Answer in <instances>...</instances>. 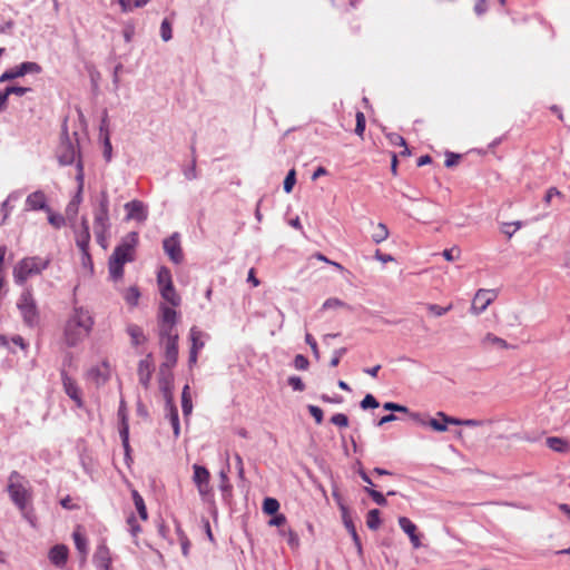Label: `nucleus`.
I'll list each match as a JSON object with an SVG mask.
<instances>
[{"label": "nucleus", "instance_id": "f257e3e1", "mask_svg": "<svg viewBox=\"0 0 570 570\" xmlns=\"http://www.w3.org/2000/svg\"><path fill=\"white\" fill-rule=\"evenodd\" d=\"M95 325L91 312L82 306L75 307L66 320L63 326V342L75 347L88 337Z\"/></svg>", "mask_w": 570, "mask_h": 570}, {"label": "nucleus", "instance_id": "f03ea898", "mask_svg": "<svg viewBox=\"0 0 570 570\" xmlns=\"http://www.w3.org/2000/svg\"><path fill=\"white\" fill-rule=\"evenodd\" d=\"M139 242L138 233H128L114 249L109 257L108 268L110 277L118 281L124 276V265L135 261L136 247Z\"/></svg>", "mask_w": 570, "mask_h": 570}, {"label": "nucleus", "instance_id": "7ed1b4c3", "mask_svg": "<svg viewBox=\"0 0 570 570\" xmlns=\"http://www.w3.org/2000/svg\"><path fill=\"white\" fill-rule=\"evenodd\" d=\"M109 197L106 190L100 193L98 205L94 208V233L97 243L106 249L108 246L109 230Z\"/></svg>", "mask_w": 570, "mask_h": 570}, {"label": "nucleus", "instance_id": "20e7f679", "mask_svg": "<svg viewBox=\"0 0 570 570\" xmlns=\"http://www.w3.org/2000/svg\"><path fill=\"white\" fill-rule=\"evenodd\" d=\"M48 257L31 256L24 257L13 268V278L17 284H24L30 277L41 274L48 268Z\"/></svg>", "mask_w": 570, "mask_h": 570}, {"label": "nucleus", "instance_id": "39448f33", "mask_svg": "<svg viewBox=\"0 0 570 570\" xmlns=\"http://www.w3.org/2000/svg\"><path fill=\"white\" fill-rule=\"evenodd\" d=\"M8 492L19 510L24 512L28 502L31 500V490L24 478L17 471H12L9 476Z\"/></svg>", "mask_w": 570, "mask_h": 570}, {"label": "nucleus", "instance_id": "423d86ee", "mask_svg": "<svg viewBox=\"0 0 570 570\" xmlns=\"http://www.w3.org/2000/svg\"><path fill=\"white\" fill-rule=\"evenodd\" d=\"M17 307L27 326L36 327L39 324L40 313L30 288L22 292L17 302Z\"/></svg>", "mask_w": 570, "mask_h": 570}, {"label": "nucleus", "instance_id": "0eeeda50", "mask_svg": "<svg viewBox=\"0 0 570 570\" xmlns=\"http://www.w3.org/2000/svg\"><path fill=\"white\" fill-rule=\"evenodd\" d=\"M158 322L160 340H164L165 336L178 335L175 332V325L177 323V312L173 307L166 304H160Z\"/></svg>", "mask_w": 570, "mask_h": 570}, {"label": "nucleus", "instance_id": "6e6552de", "mask_svg": "<svg viewBox=\"0 0 570 570\" xmlns=\"http://www.w3.org/2000/svg\"><path fill=\"white\" fill-rule=\"evenodd\" d=\"M178 335L165 336L160 340L165 345L164 362L160 365V372L171 371L178 361Z\"/></svg>", "mask_w": 570, "mask_h": 570}, {"label": "nucleus", "instance_id": "1a4fd4ad", "mask_svg": "<svg viewBox=\"0 0 570 570\" xmlns=\"http://www.w3.org/2000/svg\"><path fill=\"white\" fill-rule=\"evenodd\" d=\"M497 296L498 294L494 289H479L472 299L470 308L471 313L474 315L483 313L487 307L497 298Z\"/></svg>", "mask_w": 570, "mask_h": 570}, {"label": "nucleus", "instance_id": "9d476101", "mask_svg": "<svg viewBox=\"0 0 570 570\" xmlns=\"http://www.w3.org/2000/svg\"><path fill=\"white\" fill-rule=\"evenodd\" d=\"M193 469H194L193 481L196 484L199 494L203 498L209 495L212 493V488L209 484V481H210L209 471L205 466L198 465V464H194Z\"/></svg>", "mask_w": 570, "mask_h": 570}, {"label": "nucleus", "instance_id": "9b49d317", "mask_svg": "<svg viewBox=\"0 0 570 570\" xmlns=\"http://www.w3.org/2000/svg\"><path fill=\"white\" fill-rule=\"evenodd\" d=\"M57 157L61 165H71L79 157L78 146L69 138L62 139L57 149Z\"/></svg>", "mask_w": 570, "mask_h": 570}, {"label": "nucleus", "instance_id": "f8f14e48", "mask_svg": "<svg viewBox=\"0 0 570 570\" xmlns=\"http://www.w3.org/2000/svg\"><path fill=\"white\" fill-rule=\"evenodd\" d=\"M41 70L40 66L36 62H23L20 66H17L14 68H11L7 71H4L0 76V82H4L18 77H22L29 72H39Z\"/></svg>", "mask_w": 570, "mask_h": 570}, {"label": "nucleus", "instance_id": "ddd939ff", "mask_svg": "<svg viewBox=\"0 0 570 570\" xmlns=\"http://www.w3.org/2000/svg\"><path fill=\"white\" fill-rule=\"evenodd\" d=\"M480 346L484 351H490L492 348L503 351V350H510V348L514 347L511 344H509L504 338H502L491 332L485 333L481 337Z\"/></svg>", "mask_w": 570, "mask_h": 570}, {"label": "nucleus", "instance_id": "4468645a", "mask_svg": "<svg viewBox=\"0 0 570 570\" xmlns=\"http://www.w3.org/2000/svg\"><path fill=\"white\" fill-rule=\"evenodd\" d=\"M90 232L86 218L81 220V229L76 234V244L82 253V259L90 261L89 254Z\"/></svg>", "mask_w": 570, "mask_h": 570}, {"label": "nucleus", "instance_id": "2eb2a0df", "mask_svg": "<svg viewBox=\"0 0 570 570\" xmlns=\"http://www.w3.org/2000/svg\"><path fill=\"white\" fill-rule=\"evenodd\" d=\"M92 561L98 570H111V552L105 544H99L94 553Z\"/></svg>", "mask_w": 570, "mask_h": 570}, {"label": "nucleus", "instance_id": "dca6fc26", "mask_svg": "<svg viewBox=\"0 0 570 570\" xmlns=\"http://www.w3.org/2000/svg\"><path fill=\"white\" fill-rule=\"evenodd\" d=\"M110 374L111 370L109 363L107 361H102L98 365L90 368L88 372V379L99 386L109 380Z\"/></svg>", "mask_w": 570, "mask_h": 570}, {"label": "nucleus", "instance_id": "f3484780", "mask_svg": "<svg viewBox=\"0 0 570 570\" xmlns=\"http://www.w3.org/2000/svg\"><path fill=\"white\" fill-rule=\"evenodd\" d=\"M165 253L169 256V258L175 263H181L184 255L180 246V242L177 235H173L166 238L163 243Z\"/></svg>", "mask_w": 570, "mask_h": 570}, {"label": "nucleus", "instance_id": "a211bd4d", "mask_svg": "<svg viewBox=\"0 0 570 570\" xmlns=\"http://www.w3.org/2000/svg\"><path fill=\"white\" fill-rule=\"evenodd\" d=\"M62 385L66 394L75 401L78 407L82 406L81 391L78 387L76 381L67 375L66 372L61 373Z\"/></svg>", "mask_w": 570, "mask_h": 570}, {"label": "nucleus", "instance_id": "6ab92c4d", "mask_svg": "<svg viewBox=\"0 0 570 570\" xmlns=\"http://www.w3.org/2000/svg\"><path fill=\"white\" fill-rule=\"evenodd\" d=\"M400 528L409 535L413 548L417 549L421 547L420 535L417 534L416 525L406 517L399 518Z\"/></svg>", "mask_w": 570, "mask_h": 570}, {"label": "nucleus", "instance_id": "aec40b11", "mask_svg": "<svg viewBox=\"0 0 570 570\" xmlns=\"http://www.w3.org/2000/svg\"><path fill=\"white\" fill-rule=\"evenodd\" d=\"M127 210V219L144 222L147 219V210L140 200H131L125 205Z\"/></svg>", "mask_w": 570, "mask_h": 570}, {"label": "nucleus", "instance_id": "412c9836", "mask_svg": "<svg viewBox=\"0 0 570 570\" xmlns=\"http://www.w3.org/2000/svg\"><path fill=\"white\" fill-rule=\"evenodd\" d=\"M69 550L65 544H57L49 551V559L52 564L62 568L68 560Z\"/></svg>", "mask_w": 570, "mask_h": 570}, {"label": "nucleus", "instance_id": "4be33fe9", "mask_svg": "<svg viewBox=\"0 0 570 570\" xmlns=\"http://www.w3.org/2000/svg\"><path fill=\"white\" fill-rule=\"evenodd\" d=\"M26 208L28 210H38L48 208L47 197L43 191L37 190L31 193L26 199Z\"/></svg>", "mask_w": 570, "mask_h": 570}, {"label": "nucleus", "instance_id": "5701e85b", "mask_svg": "<svg viewBox=\"0 0 570 570\" xmlns=\"http://www.w3.org/2000/svg\"><path fill=\"white\" fill-rule=\"evenodd\" d=\"M438 416L441 417L442 421H440L439 419H431L429 421V425L435 430V431H440V432H444L446 431V424H454V425H460L461 424V421L458 420V419H454V417H450L448 415H445L443 412H439L438 413Z\"/></svg>", "mask_w": 570, "mask_h": 570}, {"label": "nucleus", "instance_id": "b1692460", "mask_svg": "<svg viewBox=\"0 0 570 570\" xmlns=\"http://www.w3.org/2000/svg\"><path fill=\"white\" fill-rule=\"evenodd\" d=\"M118 416L121 422L120 429H119V434L122 440L124 446L127 449L128 448V439H129V424H128V420H127V411L122 403L119 406Z\"/></svg>", "mask_w": 570, "mask_h": 570}, {"label": "nucleus", "instance_id": "393cba45", "mask_svg": "<svg viewBox=\"0 0 570 570\" xmlns=\"http://www.w3.org/2000/svg\"><path fill=\"white\" fill-rule=\"evenodd\" d=\"M546 443L549 449L559 453H568L570 452V443L568 440L559 438V436H549L546 440Z\"/></svg>", "mask_w": 570, "mask_h": 570}, {"label": "nucleus", "instance_id": "a878e982", "mask_svg": "<svg viewBox=\"0 0 570 570\" xmlns=\"http://www.w3.org/2000/svg\"><path fill=\"white\" fill-rule=\"evenodd\" d=\"M204 336H205L204 332H202L196 326H193L190 328V331H189V338L191 342L190 351L199 352L205 346Z\"/></svg>", "mask_w": 570, "mask_h": 570}, {"label": "nucleus", "instance_id": "bb28decb", "mask_svg": "<svg viewBox=\"0 0 570 570\" xmlns=\"http://www.w3.org/2000/svg\"><path fill=\"white\" fill-rule=\"evenodd\" d=\"M127 333L130 336L131 343L136 346L144 344L147 340L142 328L139 325L129 324L127 326Z\"/></svg>", "mask_w": 570, "mask_h": 570}, {"label": "nucleus", "instance_id": "cd10ccee", "mask_svg": "<svg viewBox=\"0 0 570 570\" xmlns=\"http://www.w3.org/2000/svg\"><path fill=\"white\" fill-rule=\"evenodd\" d=\"M151 366L148 361L142 360L138 364V376L139 382L145 386L148 387L150 377H151Z\"/></svg>", "mask_w": 570, "mask_h": 570}, {"label": "nucleus", "instance_id": "c85d7f7f", "mask_svg": "<svg viewBox=\"0 0 570 570\" xmlns=\"http://www.w3.org/2000/svg\"><path fill=\"white\" fill-rule=\"evenodd\" d=\"M160 294L163 298L171 304L173 306H178L180 304V297L177 294L174 285H170L168 287L160 288Z\"/></svg>", "mask_w": 570, "mask_h": 570}, {"label": "nucleus", "instance_id": "c756f323", "mask_svg": "<svg viewBox=\"0 0 570 570\" xmlns=\"http://www.w3.org/2000/svg\"><path fill=\"white\" fill-rule=\"evenodd\" d=\"M131 495L140 519L146 521L148 519V512L142 497L138 493L137 490H132Z\"/></svg>", "mask_w": 570, "mask_h": 570}, {"label": "nucleus", "instance_id": "7c9ffc66", "mask_svg": "<svg viewBox=\"0 0 570 570\" xmlns=\"http://www.w3.org/2000/svg\"><path fill=\"white\" fill-rule=\"evenodd\" d=\"M389 236H390V232H389L387 226L384 223H379L374 228V232L372 234V239L374 243L380 244V243L386 240L389 238Z\"/></svg>", "mask_w": 570, "mask_h": 570}, {"label": "nucleus", "instance_id": "2f4dec72", "mask_svg": "<svg viewBox=\"0 0 570 570\" xmlns=\"http://www.w3.org/2000/svg\"><path fill=\"white\" fill-rule=\"evenodd\" d=\"M157 283L159 289L173 285L171 273L167 267L163 266L159 268L157 273Z\"/></svg>", "mask_w": 570, "mask_h": 570}, {"label": "nucleus", "instance_id": "473e14b6", "mask_svg": "<svg viewBox=\"0 0 570 570\" xmlns=\"http://www.w3.org/2000/svg\"><path fill=\"white\" fill-rule=\"evenodd\" d=\"M181 409L185 416L189 415L193 411L191 397L189 394V386L185 385L181 393Z\"/></svg>", "mask_w": 570, "mask_h": 570}, {"label": "nucleus", "instance_id": "72a5a7b5", "mask_svg": "<svg viewBox=\"0 0 570 570\" xmlns=\"http://www.w3.org/2000/svg\"><path fill=\"white\" fill-rule=\"evenodd\" d=\"M72 538H73V541H75V546L77 548V550L83 556V558H86L87 556V552H88V548H87V539L83 534H81L79 531H75L73 534H72Z\"/></svg>", "mask_w": 570, "mask_h": 570}, {"label": "nucleus", "instance_id": "f704fd0d", "mask_svg": "<svg viewBox=\"0 0 570 570\" xmlns=\"http://www.w3.org/2000/svg\"><path fill=\"white\" fill-rule=\"evenodd\" d=\"M366 525L371 530H377L381 525L380 511L377 509L370 510L366 515Z\"/></svg>", "mask_w": 570, "mask_h": 570}, {"label": "nucleus", "instance_id": "c9c22d12", "mask_svg": "<svg viewBox=\"0 0 570 570\" xmlns=\"http://www.w3.org/2000/svg\"><path fill=\"white\" fill-rule=\"evenodd\" d=\"M389 139L392 145L403 147V150L401 151L402 156H409L411 154L405 139L401 135L390 134Z\"/></svg>", "mask_w": 570, "mask_h": 570}, {"label": "nucleus", "instance_id": "e433bc0d", "mask_svg": "<svg viewBox=\"0 0 570 570\" xmlns=\"http://www.w3.org/2000/svg\"><path fill=\"white\" fill-rule=\"evenodd\" d=\"M279 510V502L274 498H266L263 502V511L268 515L276 514Z\"/></svg>", "mask_w": 570, "mask_h": 570}, {"label": "nucleus", "instance_id": "4c0bfd02", "mask_svg": "<svg viewBox=\"0 0 570 570\" xmlns=\"http://www.w3.org/2000/svg\"><path fill=\"white\" fill-rule=\"evenodd\" d=\"M340 509L342 512L343 523H344L346 530L348 531V533L352 532L353 530H356V528L353 523V520L348 513V509L343 503H340Z\"/></svg>", "mask_w": 570, "mask_h": 570}, {"label": "nucleus", "instance_id": "58836bf2", "mask_svg": "<svg viewBox=\"0 0 570 570\" xmlns=\"http://www.w3.org/2000/svg\"><path fill=\"white\" fill-rule=\"evenodd\" d=\"M364 491L373 499V501L379 504V505H386L387 501L385 499V497L377 490L371 488V487H365L364 488Z\"/></svg>", "mask_w": 570, "mask_h": 570}, {"label": "nucleus", "instance_id": "ea45409f", "mask_svg": "<svg viewBox=\"0 0 570 570\" xmlns=\"http://www.w3.org/2000/svg\"><path fill=\"white\" fill-rule=\"evenodd\" d=\"M355 118H356L355 134L361 139H363L364 131H365V125H366L365 115L362 111H357L355 115Z\"/></svg>", "mask_w": 570, "mask_h": 570}, {"label": "nucleus", "instance_id": "a19ab883", "mask_svg": "<svg viewBox=\"0 0 570 570\" xmlns=\"http://www.w3.org/2000/svg\"><path fill=\"white\" fill-rule=\"evenodd\" d=\"M46 212L48 213V220H49V223L55 228H60V227H62L66 224V219H65V217L62 215L52 213L49 207L46 209Z\"/></svg>", "mask_w": 570, "mask_h": 570}, {"label": "nucleus", "instance_id": "79ce46f5", "mask_svg": "<svg viewBox=\"0 0 570 570\" xmlns=\"http://www.w3.org/2000/svg\"><path fill=\"white\" fill-rule=\"evenodd\" d=\"M139 297H140V293L137 287L134 286L126 291L125 299L129 305H131V306L137 305Z\"/></svg>", "mask_w": 570, "mask_h": 570}, {"label": "nucleus", "instance_id": "37998d69", "mask_svg": "<svg viewBox=\"0 0 570 570\" xmlns=\"http://www.w3.org/2000/svg\"><path fill=\"white\" fill-rule=\"evenodd\" d=\"M426 308L434 316H442V315L446 314L449 311L452 309V304H450V305H448L445 307H442V306H440L438 304H428Z\"/></svg>", "mask_w": 570, "mask_h": 570}, {"label": "nucleus", "instance_id": "c03bdc74", "mask_svg": "<svg viewBox=\"0 0 570 570\" xmlns=\"http://www.w3.org/2000/svg\"><path fill=\"white\" fill-rule=\"evenodd\" d=\"M296 183V171L291 169L284 179V190L289 194Z\"/></svg>", "mask_w": 570, "mask_h": 570}, {"label": "nucleus", "instance_id": "a18cd8bd", "mask_svg": "<svg viewBox=\"0 0 570 570\" xmlns=\"http://www.w3.org/2000/svg\"><path fill=\"white\" fill-rule=\"evenodd\" d=\"M127 524L132 537H137L141 532V528L138 524L134 514L128 517Z\"/></svg>", "mask_w": 570, "mask_h": 570}, {"label": "nucleus", "instance_id": "49530a36", "mask_svg": "<svg viewBox=\"0 0 570 570\" xmlns=\"http://www.w3.org/2000/svg\"><path fill=\"white\" fill-rule=\"evenodd\" d=\"M170 423H171V426H173V430H174V434L176 436L179 435V417H178V412H177V409L171 406L170 409Z\"/></svg>", "mask_w": 570, "mask_h": 570}, {"label": "nucleus", "instance_id": "de8ad7c7", "mask_svg": "<svg viewBox=\"0 0 570 570\" xmlns=\"http://www.w3.org/2000/svg\"><path fill=\"white\" fill-rule=\"evenodd\" d=\"M331 422L340 428H347L348 426V417L343 413L334 414L331 417Z\"/></svg>", "mask_w": 570, "mask_h": 570}, {"label": "nucleus", "instance_id": "09e8293b", "mask_svg": "<svg viewBox=\"0 0 570 570\" xmlns=\"http://www.w3.org/2000/svg\"><path fill=\"white\" fill-rule=\"evenodd\" d=\"M343 307H347V305L343 301H341L338 298H334V297L326 299L323 304L324 309L343 308Z\"/></svg>", "mask_w": 570, "mask_h": 570}, {"label": "nucleus", "instance_id": "8fccbe9b", "mask_svg": "<svg viewBox=\"0 0 570 570\" xmlns=\"http://www.w3.org/2000/svg\"><path fill=\"white\" fill-rule=\"evenodd\" d=\"M160 35H161V38L164 41H169L173 37L171 35V26L169 23V21L167 19H165L163 22H161V26H160Z\"/></svg>", "mask_w": 570, "mask_h": 570}, {"label": "nucleus", "instance_id": "3c124183", "mask_svg": "<svg viewBox=\"0 0 570 570\" xmlns=\"http://www.w3.org/2000/svg\"><path fill=\"white\" fill-rule=\"evenodd\" d=\"M520 227H521V223L520 222L504 223L503 226H502V232L508 237H511Z\"/></svg>", "mask_w": 570, "mask_h": 570}, {"label": "nucleus", "instance_id": "603ef678", "mask_svg": "<svg viewBox=\"0 0 570 570\" xmlns=\"http://www.w3.org/2000/svg\"><path fill=\"white\" fill-rule=\"evenodd\" d=\"M379 402L372 394H366L365 397L361 402L362 409H376L379 407Z\"/></svg>", "mask_w": 570, "mask_h": 570}, {"label": "nucleus", "instance_id": "864d4df0", "mask_svg": "<svg viewBox=\"0 0 570 570\" xmlns=\"http://www.w3.org/2000/svg\"><path fill=\"white\" fill-rule=\"evenodd\" d=\"M309 362L308 360L302 355L297 354L294 358V366L296 370L305 371L308 368Z\"/></svg>", "mask_w": 570, "mask_h": 570}, {"label": "nucleus", "instance_id": "5fc2aeb1", "mask_svg": "<svg viewBox=\"0 0 570 570\" xmlns=\"http://www.w3.org/2000/svg\"><path fill=\"white\" fill-rule=\"evenodd\" d=\"M307 410L317 424H321L323 422V411L321 407L316 405H308Z\"/></svg>", "mask_w": 570, "mask_h": 570}, {"label": "nucleus", "instance_id": "6e6d98bb", "mask_svg": "<svg viewBox=\"0 0 570 570\" xmlns=\"http://www.w3.org/2000/svg\"><path fill=\"white\" fill-rule=\"evenodd\" d=\"M288 385H291L294 391L302 392L305 390V384L303 383L302 379L298 376L288 377Z\"/></svg>", "mask_w": 570, "mask_h": 570}, {"label": "nucleus", "instance_id": "4d7b16f0", "mask_svg": "<svg viewBox=\"0 0 570 570\" xmlns=\"http://www.w3.org/2000/svg\"><path fill=\"white\" fill-rule=\"evenodd\" d=\"M560 197V198H563V194L556 187H550L547 193H546V196H544V203L547 205H550L551 204V199L552 197Z\"/></svg>", "mask_w": 570, "mask_h": 570}, {"label": "nucleus", "instance_id": "13d9d810", "mask_svg": "<svg viewBox=\"0 0 570 570\" xmlns=\"http://www.w3.org/2000/svg\"><path fill=\"white\" fill-rule=\"evenodd\" d=\"M161 379H160V386L164 390L169 389L173 382V375L170 371H165L164 373L160 372Z\"/></svg>", "mask_w": 570, "mask_h": 570}, {"label": "nucleus", "instance_id": "bf43d9fd", "mask_svg": "<svg viewBox=\"0 0 570 570\" xmlns=\"http://www.w3.org/2000/svg\"><path fill=\"white\" fill-rule=\"evenodd\" d=\"M305 342L311 346L314 356L318 360L320 358L318 346H317L315 338L312 336V334L307 333L305 335Z\"/></svg>", "mask_w": 570, "mask_h": 570}, {"label": "nucleus", "instance_id": "052dcab7", "mask_svg": "<svg viewBox=\"0 0 570 570\" xmlns=\"http://www.w3.org/2000/svg\"><path fill=\"white\" fill-rule=\"evenodd\" d=\"M345 353H346L345 347H341V348L334 351V355L330 362L331 366L336 367L340 364V361Z\"/></svg>", "mask_w": 570, "mask_h": 570}, {"label": "nucleus", "instance_id": "680f3d73", "mask_svg": "<svg viewBox=\"0 0 570 570\" xmlns=\"http://www.w3.org/2000/svg\"><path fill=\"white\" fill-rule=\"evenodd\" d=\"M76 179H77L78 185H79V190H81L82 186H83L85 174H83V166H82V163H81L80 159H78V161H77V176H76Z\"/></svg>", "mask_w": 570, "mask_h": 570}, {"label": "nucleus", "instance_id": "e2e57ef3", "mask_svg": "<svg viewBox=\"0 0 570 570\" xmlns=\"http://www.w3.org/2000/svg\"><path fill=\"white\" fill-rule=\"evenodd\" d=\"M442 255L446 261L452 262L459 258L460 250L458 248L444 249Z\"/></svg>", "mask_w": 570, "mask_h": 570}, {"label": "nucleus", "instance_id": "0e129e2a", "mask_svg": "<svg viewBox=\"0 0 570 570\" xmlns=\"http://www.w3.org/2000/svg\"><path fill=\"white\" fill-rule=\"evenodd\" d=\"M6 90H7V94H9V95L14 94L18 96H23L27 91H29V88L11 86V87H7Z\"/></svg>", "mask_w": 570, "mask_h": 570}, {"label": "nucleus", "instance_id": "69168bd1", "mask_svg": "<svg viewBox=\"0 0 570 570\" xmlns=\"http://www.w3.org/2000/svg\"><path fill=\"white\" fill-rule=\"evenodd\" d=\"M286 523V517L284 514H275L268 522L269 525L281 527Z\"/></svg>", "mask_w": 570, "mask_h": 570}, {"label": "nucleus", "instance_id": "338daca9", "mask_svg": "<svg viewBox=\"0 0 570 570\" xmlns=\"http://www.w3.org/2000/svg\"><path fill=\"white\" fill-rule=\"evenodd\" d=\"M374 257L382 263L394 261L393 256H391L390 254H383L379 249L375 252Z\"/></svg>", "mask_w": 570, "mask_h": 570}, {"label": "nucleus", "instance_id": "774afa93", "mask_svg": "<svg viewBox=\"0 0 570 570\" xmlns=\"http://www.w3.org/2000/svg\"><path fill=\"white\" fill-rule=\"evenodd\" d=\"M288 544L293 548L298 546V537L293 530H288Z\"/></svg>", "mask_w": 570, "mask_h": 570}]
</instances>
